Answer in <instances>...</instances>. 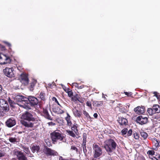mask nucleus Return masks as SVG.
<instances>
[{"label":"nucleus","instance_id":"obj_1","mask_svg":"<svg viewBox=\"0 0 160 160\" xmlns=\"http://www.w3.org/2000/svg\"><path fill=\"white\" fill-rule=\"evenodd\" d=\"M22 124L27 128H37L39 125V120L28 111L22 113L21 116Z\"/></svg>","mask_w":160,"mask_h":160},{"label":"nucleus","instance_id":"obj_2","mask_svg":"<svg viewBox=\"0 0 160 160\" xmlns=\"http://www.w3.org/2000/svg\"><path fill=\"white\" fill-rule=\"evenodd\" d=\"M118 147L117 144L113 139H110L104 142V148L109 155L115 150Z\"/></svg>","mask_w":160,"mask_h":160},{"label":"nucleus","instance_id":"obj_3","mask_svg":"<svg viewBox=\"0 0 160 160\" xmlns=\"http://www.w3.org/2000/svg\"><path fill=\"white\" fill-rule=\"evenodd\" d=\"M50 137L53 143L55 144L58 141L64 142H65V135L61 132H58L55 131L50 134Z\"/></svg>","mask_w":160,"mask_h":160},{"label":"nucleus","instance_id":"obj_4","mask_svg":"<svg viewBox=\"0 0 160 160\" xmlns=\"http://www.w3.org/2000/svg\"><path fill=\"white\" fill-rule=\"evenodd\" d=\"M28 98L29 102L27 103L26 104H25L22 105L18 104V105L21 107L27 109H31V108L28 104H29L32 107H34L37 105L38 103V101L37 98L34 96H29Z\"/></svg>","mask_w":160,"mask_h":160},{"label":"nucleus","instance_id":"obj_5","mask_svg":"<svg viewBox=\"0 0 160 160\" xmlns=\"http://www.w3.org/2000/svg\"><path fill=\"white\" fill-rule=\"evenodd\" d=\"M42 152L48 157H51L58 155V153L55 150L44 146L42 150Z\"/></svg>","mask_w":160,"mask_h":160},{"label":"nucleus","instance_id":"obj_6","mask_svg":"<svg viewBox=\"0 0 160 160\" xmlns=\"http://www.w3.org/2000/svg\"><path fill=\"white\" fill-rule=\"evenodd\" d=\"M92 148L93 150V157L97 159H99V157L102 154V148L98 145L95 143L93 144Z\"/></svg>","mask_w":160,"mask_h":160},{"label":"nucleus","instance_id":"obj_7","mask_svg":"<svg viewBox=\"0 0 160 160\" xmlns=\"http://www.w3.org/2000/svg\"><path fill=\"white\" fill-rule=\"evenodd\" d=\"M11 61L12 59L9 56L0 52V64H9Z\"/></svg>","mask_w":160,"mask_h":160},{"label":"nucleus","instance_id":"obj_8","mask_svg":"<svg viewBox=\"0 0 160 160\" xmlns=\"http://www.w3.org/2000/svg\"><path fill=\"white\" fill-rule=\"evenodd\" d=\"M3 72L5 75L9 78L14 77L15 76V71L13 68L7 67L3 69Z\"/></svg>","mask_w":160,"mask_h":160},{"label":"nucleus","instance_id":"obj_9","mask_svg":"<svg viewBox=\"0 0 160 160\" xmlns=\"http://www.w3.org/2000/svg\"><path fill=\"white\" fill-rule=\"evenodd\" d=\"M0 107L2 109L6 112H8L9 109L8 102L4 99H0Z\"/></svg>","mask_w":160,"mask_h":160},{"label":"nucleus","instance_id":"obj_10","mask_svg":"<svg viewBox=\"0 0 160 160\" xmlns=\"http://www.w3.org/2000/svg\"><path fill=\"white\" fill-rule=\"evenodd\" d=\"M16 120L13 117L8 118L5 122L6 126L9 128L13 127L16 125Z\"/></svg>","mask_w":160,"mask_h":160},{"label":"nucleus","instance_id":"obj_11","mask_svg":"<svg viewBox=\"0 0 160 160\" xmlns=\"http://www.w3.org/2000/svg\"><path fill=\"white\" fill-rule=\"evenodd\" d=\"M20 80L21 82L25 85H27L29 83V79L28 75L22 73L20 75Z\"/></svg>","mask_w":160,"mask_h":160},{"label":"nucleus","instance_id":"obj_12","mask_svg":"<svg viewBox=\"0 0 160 160\" xmlns=\"http://www.w3.org/2000/svg\"><path fill=\"white\" fill-rule=\"evenodd\" d=\"M14 154L17 156L18 160H28L27 158L24 155L23 152L21 151H16Z\"/></svg>","mask_w":160,"mask_h":160},{"label":"nucleus","instance_id":"obj_13","mask_svg":"<svg viewBox=\"0 0 160 160\" xmlns=\"http://www.w3.org/2000/svg\"><path fill=\"white\" fill-rule=\"evenodd\" d=\"M148 121V118L147 117H143L142 116H140L137 117L136 122L141 125L146 124Z\"/></svg>","mask_w":160,"mask_h":160},{"label":"nucleus","instance_id":"obj_14","mask_svg":"<svg viewBox=\"0 0 160 160\" xmlns=\"http://www.w3.org/2000/svg\"><path fill=\"white\" fill-rule=\"evenodd\" d=\"M42 114V116L45 118L50 120H52V118L49 113L48 108H43Z\"/></svg>","mask_w":160,"mask_h":160},{"label":"nucleus","instance_id":"obj_15","mask_svg":"<svg viewBox=\"0 0 160 160\" xmlns=\"http://www.w3.org/2000/svg\"><path fill=\"white\" fill-rule=\"evenodd\" d=\"M145 108L144 106H138L134 109V111L136 114H142L145 112Z\"/></svg>","mask_w":160,"mask_h":160},{"label":"nucleus","instance_id":"obj_16","mask_svg":"<svg viewBox=\"0 0 160 160\" xmlns=\"http://www.w3.org/2000/svg\"><path fill=\"white\" fill-rule=\"evenodd\" d=\"M117 121L121 125H126L128 123V121L126 118L122 116H119L118 117Z\"/></svg>","mask_w":160,"mask_h":160},{"label":"nucleus","instance_id":"obj_17","mask_svg":"<svg viewBox=\"0 0 160 160\" xmlns=\"http://www.w3.org/2000/svg\"><path fill=\"white\" fill-rule=\"evenodd\" d=\"M153 144L154 145L156 148H157L160 146V141L155 138L152 139Z\"/></svg>","mask_w":160,"mask_h":160},{"label":"nucleus","instance_id":"obj_18","mask_svg":"<svg viewBox=\"0 0 160 160\" xmlns=\"http://www.w3.org/2000/svg\"><path fill=\"white\" fill-rule=\"evenodd\" d=\"M40 148L38 145H34L32 146L31 148V150L33 153H34L36 152L38 153L40 152Z\"/></svg>","mask_w":160,"mask_h":160},{"label":"nucleus","instance_id":"obj_19","mask_svg":"<svg viewBox=\"0 0 160 160\" xmlns=\"http://www.w3.org/2000/svg\"><path fill=\"white\" fill-rule=\"evenodd\" d=\"M37 82L36 80H33L30 83L28 88L30 91H33Z\"/></svg>","mask_w":160,"mask_h":160},{"label":"nucleus","instance_id":"obj_20","mask_svg":"<svg viewBox=\"0 0 160 160\" xmlns=\"http://www.w3.org/2000/svg\"><path fill=\"white\" fill-rule=\"evenodd\" d=\"M152 108L154 113H158L160 112V106L158 104H154L153 105Z\"/></svg>","mask_w":160,"mask_h":160},{"label":"nucleus","instance_id":"obj_21","mask_svg":"<svg viewBox=\"0 0 160 160\" xmlns=\"http://www.w3.org/2000/svg\"><path fill=\"white\" fill-rule=\"evenodd\" d=\"M15 99L18 102H25V97L22 95H17L15 97Z\"/></svg>","mask_w":160,"mask_h":160},{"label":"nucleus","instance_id":"obj_22","mask_svg":"<svg viewBox=\"0 0 160 160\" xmlns=\"http://www.w3.org/2000/svg\"><path fill=\"white\" fill-rule=\"evenodd\" d=\"M78 124L77 123H74L73 125V126L71 127V129L74 132L75 134L78 135L79 134L78 130L77 129Z\"/></svg>","mask_w":160,"mask_h":160},{"label":"nucleus","instance_id":"obj_23","mask_svg":"<svg viewBox=\"0 0 160 160\" xmlns=\"http://www.w3.org/2000/svg\"><path fill=\"white\" fill-rule=\"evenodd\" d=\"M73 112L75 116L77 117L80 118L82 115L81 112L76 109H74Z\"/></svg>","mask_w":160,"mask_h":160},{"label":"nucleus","instance_id":"obj_24","mask_svg":"<svg viewBox=\"0 0 160 160\" xmlns=\"http://www.w3.org/2000/svg\"><path fill=\"white\" fill-rule=\"evenodd\" d=\"M67 116L66 117L65 120L67 121V125L69 126H71L72 123L71 120V117L68 113H67Z\"/></svg>","mask_w":160,"mask_h":160},{"label":"nucleus","instance_id":"obj_25","mask_svg":"<svg viewBox=\"0 0 160 160\" xmlns=\"http://www.w3.org/2000/svg\"><path fill=\"white\" fill-rule=\"evenodd\" d=\"M92 104L95 107H99L102 106L103 104L102 101H92Z\"/></svg>","mask_w":160,"mask_h":160},{"label":"nucleus","instance_id":"obj_26","mask_svg":"<svg viewBox=\"0 0 160 160\" xmlns=\"http://www.w3.org/2000/svg\"><path fill=\"white\" fill-rule=\"evenodd\" d=\"M78 98H80L79 95L78 94H76L75 95L71 98V100L76 103H78Z\"/></svg>","mask_w":160,"mask_h":160},{"label":"nucleus","instance_id":"obj_27","mask_svg":"<svg viewBox=\"0 0 160 160\" xmlns=\"http://www.w3.org/2000/svg\"><path fill=\"white\" fill-rule=\"evenodd\" d=\"M41 100L45 101L46 100V94L43 92H41L39 95V97H38Z\"/></svg>","mask_w":160,"mask_h":160},{"label":"nucleus","instance_id":"obj_28","mask_svg":"<svg viewBox=\"0 0 160 160\" xmlns=\"http://www.w3.org/2000/svg\"><path fill=\"white\" fill-rule=\"evenodd\" d=\"M5 43L6 45L9 47V51L11 52V56H12V55L14 53V52L12 51V50L11 48V44L8 42H6Z\"/></svg>","mask_w":160,"mask_h":160},{"label":"nucleus","instance_id":"obj_29","mask_svg":"<svg viewBox=\"0 0 160 160\" xmlns=\"http://www.w3.org/2000/svg\"><path fill=\"white\" fill-rule=\"evenodd\" d=\"M65 91L68 94V96L71 98L73 96V92L72 90L68 88Z\"/></svg>","mask_w":160,"mask_h":160},{"label":"nucleus","instance_id":"obj_30","mask_svg":"<svg viewBox=\"0 0 160 160\" xmlns=\"http://www.w3.org/2000/svg\"><path fill=\"white\" fill-rule=\"evenodd\" d=\"M8 139L9 141L12 143H15V142H18V141H17V138L15 137H10Z\"/></svg>","mask_w":160,"mask_h":160},{"label":"nucleus","instance_id":"obj_31","mask_svg":"<svg viewBox=\"0 0 160 160\" xmlns=\"http://www.w3.org/2000/svg\"><path fill=\"white\" fill-rule=\"evenodd\" d=\"M140 133L141 136L144 139H145L147 138L148 136V134L147 133L144 131H142L140 132Z\"/></svg>","mask_w":160,"mask_h":160},{"label":"nucleus","instance_id":"obj_32","mask_svg":"<svg viewBox=\"0 0 160 160\" xmlns=\"http://www.w3.org/2000/svg\"><path fill=\"white\" fill-rule=\"evenodd\" d=\"M67 132L68 134L73 138H75L76 137V134L72 130H67Z\"/></svg>","mask_w":160,"mask_h":160},{"label":"nucleus","instance_id":"obj_33","mask_svg":"<svg viewBox=\"0 0 160 160\" xmlns=\"http://www.w3.org/2000/svg\"><path fill=\"white\" fill-rule=\"evenodd\" d=\"M8 102L11 107H12V108L15 107V105L16 103L13 101L11 100L10 98H9L8 99Z\"/></svg>","mask_w":160,"mask_h":160},{"label":"nucleus","instance_id":"obj_34","mask_svg":"<svg viewBox=\"0 0 160 160\" xmlns=\"http://www.w3.org/2000/svg\"><path fill=\"white\" fill-rule=\"evenodd\" d=\"M147 112L150 115H152L155 114L154 110L152 108H149L148 109Z\"/></svg>","mask_w":160,"mask_h":160},{"label":"nucleus","instance_id":"obj_35","mask_svg":"<svg viewBox=\"0 0 160 160\" xmlns=\"http://www.w3.org/2000/svg\"><path fill=\"white\" fill-rule=\"evenodd\" d=\"M22 149L23 150V151L25 152L26 153H28L29 152V148L28 147H26L25 146L24 147H22Z\"/></svg>","mask_w":160,"mask_h":160},{"label":"nucleus","instance_id":"obj_36","mask_svg":"<svg viewBox=\"0 0 160 160\" xmlns=\"http://www.w3.org/2000/svg\"><path fill=\"white\" fill-rule=\"evenodd\" d=\"M128 132V129L127 128H125L122 129L121 131L122 134L123 135L126 134Z\"/></svg>","mask_w":160,"mask_h":160},{"label":"nucleus","instance_id":"obj_37","mask_svg":"<svg viewBox=\"0 0 160 160\" xmlns=\"http://www.w3.org/2000/svg\"><path fill=\"white\" fill-rule=\"evenodd\" d=\"M83 114L85 115L87 118H89L90 119L92 118L89 115L88 113L86 111H83Z\"/></svg>","mask_w":160,"mask_h":160},{"label":"nucleus","instance_id":"obj_38","mask_svg":"<svg viewBox=\"0 0 160 160\" xmlns=\"http://www.w3.org/2000/svg\"><path fill=\"white\" fill-rule=\"evenodd\" d=\"M52 100L53 101H55V102H56L58 105H59V106H60L61 107H62V106H61V105H60V104H59V103L58 102V101L57 98L55 97H53L52 98Z\"/></svg>","mask_w":160,"mask_h":160},{"label":"nucleus","instance_id":"obj_39","mask_svg":"<svg viewBox=\"0 0 160 160\" xmlns=\"http://www.w3.org/2000/svg\"><path fill=\"white\" fill-rule=\"evenodd\" d=\"M57 110L58 111H56V112L58 114H62L64 112V111L60 108L58 110L57 109Z\"/></svg>","mask_w":160,"mask_h":160},{"label":"nucleus","instance_id":"obj_40","mask_svg":"<svg viewBox=\"0 0 160 160\" xmlns=\"http://www.w3.org/2000/svg\"><path fill=\"white\" fill-rule=\"evenodd\" d=\"M71 149L72 150L75 151L77 152H78V148L74 146H71Z\"/></svg>","mask_w":160,"mask_h":160},{"label":"nucleus","instance_id":"obj_41","mask_svg":"<svg viewBox=\"0 0 160 160\" xmlns=\"http://www.w3.org/2000/svg\"><path fill=\"white\" fill-rule=\"evenodd\" d=\"M45 142L48 147H50L52 146V144L48 140H46Z\"/></svg>","mask_w":160,"mask_h":160},{"label":"nucleus","instance_id":"obj_42","mask_svg":"<svg viewBox=\"0 0 160 160\" xmlns=\"http://www.w3.org/2000/svg\"><path fill=\"white\" fill-rule=\"evenodd\" d=\"M82 136L83 141H86L87 138L86 133H84L83 134Z\"/></svg>","mask_w":160,"mask_h":160},{"label":"nucleus","instance_id":"obj_43","mask_svg":"<svg viewBox=\"0 0 160 160\" xmlns=\"http://www.w3.org/2000/svg\"><path fill=\"white\" fill-rule=\"evenodd\" d=\"M134 137L136 139H138L139 137V135L137 133H134L133 134Z\"/></svg>","mask_w":160,"mask_h":160},{"label":"nucleus","instance_id":"obj_44","mask_svg":"<svg viewBox=\"0 0 160 160\" xmlns=\"http://www.w3.org/2000/svg\"><path fill=\"white\" fill-rule=\"evenodd\" d=\"M147 153L150 155H153L154 154L155 152L153 150H149L148 151Z\"/></svg>","mask_w":160,"mask_h":160},{"label":"nucleus","instance_id":"obj_45","mask_svg":"<svg viewBox=\"0 0 160 160\" xmlns=\"http://www.w3.org/2000/svg\"><path fill=\"white\" fill-rule=\"evenodd\" d=\"M153 93L154 94V96L157 97V99H159L160 98V95L158 94L157 92H154Z\"/></svg>","mask_w":160,"mask_h":160},{"label":"nucleus","instance_id":"obj_46","mask_svg":"<svg viewBox=\"0 0 160 160\" xmlns=\"http://www.w3.org/2000/svg\"><path fill=\"white\" fill-rule=\"evenodd\" d=\"M127 135L128 136H130L132 135V130L131 129H130L128 132H127Z\"/></svg>","mask_w":160,"mask_h":160},{"label":"nucleus","instance_id":"obj_47","mask_svg":"<svg viewBox=\"0 0 160 160\" xmlns=\"http://www.w3.org/2000/svg\"><path fill=\"white\" fill-rule=\"evenodd\" d=\"M86 105L87 106L89 107L92 108V104L91 102L90 101H88L86 102Z\"/></svg>","mask_w":160,"mask_h":160},{"label":"nucleus","instance_id":"obj_48","mask_svg":"<svg viewBox=\"0 0 160 160\" xmlns=\"http://www.w3.org/2000/svg\"><path fill=\"white\" fill-rule=\"evenodd\" d=\"M86 141H83L82 146L83 148L86 147Z\"/></svg>","mask_w":160,"mask_h":160},{"label":"nucleus","instance_id":"obj_49","mask_svg":"<svg viewBox=\"0 0 160 160\" xmlns=\"http://www.w3.org/2000/svg\"><path fill=\"white\" fill-rule=\"evenodd\" d=\"M0 48H1L2 50H5V47L2 45L0 44Z\"/></svg>","mask_w":160,"mask_h":160},{"label":"nucleus","instance_id":"obj_50","mask_svg":"<svg viewBox=\"0 0 160 160\" xmlns=\"http://www.w3.org/2000/svg\"><path fill=\"white\" fill-rule=\"evenodd\" d=\"M72 85H73V86H74L75 87H76L77 88H78L79 86L78 84V83H76V82L73 83Z\"/></svg>","mask_w":160,"mask_h":160},{"label":"nucleus","instance_id":"obj_51","mask_svg":"<svg viewBox=\"0 0 160 160\" xmlns=\"http://www.w3.org/2000/svg\"><path fill=\"white\" fill-rule=\"evenodd\" d=\"M83 152L84 153V154H85V155H86L88 153L87 152V150L86 149V147H85V148H83Z\"/></svg>","mask_w":160,"mask_h":160},{"label":"nucleus","instance_id":"obj_52","mask_svg":"<svg viewBox=\"0 0 160 160\" xmlns=\"http://www.w3.org/2000/svg\"><path fill=\"white\" fill-rule=\"evenodd\" d=\"M48 124L49 126H54L55 125V124L52 122H49L48 123Z\"/></svg>","mask_w":160,"mask_h":160},{"label":"nucleus","instance_id":"obj_53","mask_svg":"<svg viewBox=\"0 0 160 160\" xmlns=\"http://www.w3.org/2000/svg\"><path fill=\"white\" fill-rule=\"evenodd\" d=\"M3 111L0 109V116L3 117L4 116V113L3 112Z\"/></svg>","mask_w":160,"mask_h":160},{"label":"nucleus","instance_id":"obj_54","mask_svg":"<svg viewBox=\"0 0 160 160\" xmlns=\"http://www.w3.org/2000/svg\"><path fill=\"white\" fill-rule=\"evenodd\" d=\"M78 101L79 102L81 103H82L83 102L84 100L80 98H78Z\"/></svg>","mask_w":160,"mask_h":160},{"label":"nucleus","instance_id":"obj_55","mask_svg":"<svg viewBox=\"0 0 160 160\" xmlns=\"http://www.w3.org/2000/svg\"><path fill=\"white\" fill-rule=\"evenodd\" d=\"M106 160H114L112 159V158L111 157H108L107 158Z\"/></svg>","mask_w":160,"mask_h":160},{"label":"nucleus","instance_id":"obj_56","mask_svg":"<svg viewBox=\"0 0 160 160\" xmlns=\"http://www.w3.org/2000/svg\"><path fill=\"white\" fill-rule=\"evenodd\" d=\"M124 93L126 95L128 96H130L131 95V94H130V93L128 92H124Z\"/></svg>","mask_w":160,"mask_h":160},{"label":"nucleus","instance_id":"obj_57","mask_svg":"<svg viewBox=\"0 0 160 160\" xmlns=\"http://www.w3.org/2000/svg\"><path fill=\"white\" fill-rule=\"evenodd\" d=\"M98 114L97 113H95L93 114V116L95 118H97L98 117Z\"/></svg>","mask_w":160,"mask_h":160},{"label":"nucleus","instance_id":"obj_58","mask_svg":"<svg viewBox=\"0 0 160 160\" xmlns=\"http://www.w3.org/2000/svg\"><path fill=\"white\" fill-rule=\"evenodd\" d=\"M2 86L0 84V93L2 92Z\"/></svg>","mask_w":160,"mask_h":160},{"label":"nucleus","instance_id":"obj_59","mask_svg":"<svg viewBox=\"0 0 160 160\" xmlns=\"http://www.w3.org/2000/svg\"><path fill=\"white\" fill-rule=\"evenodd\" d=\"M83 88V86H78V88L79 89H81L82 88Z\"/></svg>","mask_w":160,"mask_h":160},{"label":"nucleus","instance_id":"obj_60","mask_svg":"<svg viewBox=\"0 0 160 160\" xmlns=\"http://www.w3.org/2000/svg\"><path fill=\"white\" fill-rule=\"evenodd\" d=\"M3 156V154L2 153L0 152V157H2Z\"/></svg>","mask_w":160,"mask_h":160},{"label":"nucleus","instance_id":"obj_61","mask_svg":"<svg viewBox=\"0 0 160 160\" xmlns=\"http://www.w3.org/2000/svg\"><path fill=\"white\" fill-rule=\"evenodd\" d=\"M52 85L51 84L49 83L48 84V87L49 88H51L52 87Z\"/></svg>","mask_w":160,"mask_h":160},{"label":"nucleus","instance_id":"obj_62","mask_svg":"<svg viewBox=\"0 0 160 160\" xmlns=\"http://www.w3.org/2000/svg\"><path fill=\"white\" fill-rule=\"evenodd\" d=\"M59 160H63V159H64V158H63L62 156H60V157H59Z\"/></svg>","mask_w":160,"mask_h":160},{"label":"nucleus","instance_id":"obj_63","mask_svg":"<svg viewBox=\"0 0 160 160\" xmlns=\"http://www.w3.org/2000/svg\"><path fill=\"white\" fill-rule=\"evenodd\" d=\"M20 146L21 148H22V147H24V146L22 144H21L20 145Z\"/></svg>","mask_w":160,"mask_h":160},{"label":"nucleus","instance_id":"obj_64","mask_svg":"<svg viewBox=\"0 0 160 160\" xmlns=\"http://www.w3.org/2000/svg\"><path fill=\"white\" fill-rule=\"evenodd\" d=\"M95 158H92V160H98L96 159Z\"/></svg>","mask_w":160,"mask_h":160}]
</instances>
